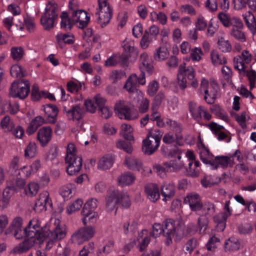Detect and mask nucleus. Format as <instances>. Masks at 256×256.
Listing matches in <instances>:
<instances>
[{
	"label": "nucleus",
	"mask_w": 256,
	"mask_h": 256,
	"mask_svg": "<svg viewBox=\"0 0 256 256\" xmlns=\"http://www.w3.org/2000/svg\"><path fill=\"white\" fill-rule=\"evenodd\" d=\"M195 24L196 29L200 31L204 30L207 26V22L201 14L198 16Z\"/></svg>",
	"instance_id": "69168bd1"
},
{
	"label": "nucleus",
	"mask_w": 256,
	"mask_h": 256,
	"mask_svg": "<svg viewBox=\"0 0 256 256\" xmlns=\"http://www.w3.org/2000/svg\"><path fill=\"white\" fill-rule=\"evenodd\" d=\"M218 19L225 27H230V20L232 17L226 13L221 12L218 15Z\"/></svg>",
	"instance_id": "680f3d73"
},
{
	"label": "nucleus",
	"mask_w": 256,
	"mask_h": 256,
	"mask_svg": "<svg viewBox=\"0 0 256 256\" xmlns=\"http://www.w3.org/2000/svg\"><path fill=\"white\" fill-rule=\"evenodd\" d=\"M162 44L156 48L154 53V58L157 62L166 60L170 56L169 44L168 42H162Z\"/></svg>",
	"instance_id": "6ab92c4d"
},
{
	"label": "nucleus",
	"mask_w": 256,
	"mask_h": 256,
	"mask_svg": "<svg viewBox=\"0 0 256 256\" xmlns=\"http://www.w3.org/2000/svg\"><path fill=\"white\" fill-rule=\"evenodd\" d=\"M114 158L112 156H103L98 164V168L106 170L110 168L112 166L114 162Z\"/></svg>",
	"instance_id": "e433bc0d"
},
{
	"label": "nucleus",
	"mask_w": 256,
	"mask_h": 256,
	"mask_svg": "<svg viewBox=\"0 0 256 256\" xmlns=\"http://www.w3.org/2000/svg\"><path fill=\"white\" fill-rule=\"evenodd\" d=\"M30 92V82L26 80H20L14 82L10 88L9 95L13 98L24 100Z\"/></svg>",
	"instance_id": "6e6552de"
},
{
	"label": "nucleus",
	"mask_w": 256,
	"mask_h": 256,
	"mask_svg": "<svg viewBox=\"0 0 256 256\" xmlns=\"http://www.w3.org/2000/svg\"><path fill=\"white\" fill-rule=\"evenodd\" d=\"M58 6L54 1H49L46 4L45 12L40 18V23L45 30H50L54 26L55 20L58 16Z\"/></svg>",
	"instance_id": "20e7f679"
},
{
	"label": "nucleus",
	"mask_w": 256,
	"mask_h": 256,
	"mask_svg": "<svg viewBox=\"0 0 256 256\" xmlns=\"http://www.w3.org/2000/svg\"><path fill=\"white\" fill-rule=\"evenodd\" d=\"M64 112L70 120H80L84 116V110L79 104L72 106L70 109L64 108Z\"/></svg>",
	"instance_id": "2eb2a0df"
},
{
	"label": "nucleus",
	"mask_w": 256,
	"mask_h": 256,
	"mask_svg": "<svg viewBox=\"0 0 256 256\" xmlns=\"http://www.w3.org/2000/svg\"><path fill=\"white\" fill-rule=\"evenodd\" d=\"M184 202L188 204L191 210L200 212L202 208V202L199 194L196 193H190L184 198Z\"/></svg>",
	"instance_id": "4468645a"
},
{
	"label": "nucleus",
	"mask_w": 256,
	"mask_h": 256,
	"mask_svg": "<svg viewBox=\"0 0 256 256\" xmlns=\"http://www.w3.org/2000/svg\"><path fill=\"white\" fill-rule=\"evenodd\" d=\"M14 186H8L2 191V196L6 205L8 203L10 197L14 194Z\"/></svg>",
	"instance_id": "0e129e2a"
},
{
	"label": "nucleus",
	"mask_w": 256,
	"mask_h": 256,
	"mask_svg": "<svg viewBox=\"0 0 256 256\" xmlns=\"http://www.w3.org/2000/svg\"><path fill=\"white\" fill-rule=\"evenodd\" d=\"M184 69L182 66L178 68V72L177 76L178 83L181 89H184L186 87V80L183 74Z\"/></svg>",
	"instance_id": "864d4df0"
},
{
	"label": "nucleus",
	"mask_w": 256,
	"mask_h": 256,
	"mask_svg": "<svg viewBox=\"0 0 256 256\" xmlns=\"http://www.w3.org/2000/svg\"><path fill=\"white\" fill-rule=\"evenodd\" d=\"M73 20L76 24L78 23V27L84 28L86 27L90 21V17L88 16L86 12L83 10H80L78 12H74Z\"/></svg>",
	"instance_id": "a878e982"
},
{
	"label": "nucleus",
	"mask_w": 256,
	"mask_h": 256,
	"mask_svg": "<svg viewBox=\"0 0 256 256\" xmlns=\"http://www.w3.org/2000/svg\"><path fill=\"white\" fill-rule=\"evenodd\" d=\"M200 162L198 161L188 162V166L186 167V174L192 177L197 176L200 173Z\"/></svg>",
	"instance_id": "72a5a7b5"
},
{
	"label": "nucleus",
	"mask_w": 256,
	"mask_h": 256,
	"mask_svg": "<svg viewBox=\"0 0 256 256\" xmlns=\"http://www.w3.org/2000/svg\"><path fill=\"white\" fill-rule=\"evenodd\" d=\"M46 200H47V192H44L39 195V198L35 202L34 210L38 212L44 210V204L46 202Z\"/></svg>",
	"instance_id": "4c0bfd02"
},
{
	"label": "nucleus",
	"mask_w": 256,
	"mask_h": 256,
	"mask_svg": "<svg viewBox=\"0 0 256 256\" xmlns=\"http://www.w3.org/2000/svg\"><path fill=\"white\" fill-rule=\"evenodd\" d=\"M24 233L30 238L36 241V244H42L46 238L48 239L46 246L51 248L54 243L64 238L66 236L65 228L60 226H55L52 230L46 225L40 227L38 220H30L28 226L24 229Z\"/></svg>",
	"instance_id": "f257e3e1"
},
{
	"label": "nucleus",
	"mask_w": 256,
	"mask_h": 256,
	"mask_svg": "<svg viewBox=\"0 0 256 256\" xmlns=\"http://www.w3.org/2000/svg\"><path fill=\"white\" fill-rule=\"evenodd\" d=\"M96 233L95 228L91 226L81 228L72 236L70 242L74 244H81L92 238Z\"/></svg>",
	"instance_id": "9d476101"
},
{
	"label": "nucleus",
	"mask_w": 256,
	"mask_h": 256,
	"mask_svg": "<svg viewBox=\"0 0 256 256\" xmlns=\"http://www.w3.org/2000/svg\"><path fill=\"white\" fill-rule=\"evenodd\" d=\"M83 204V202L81 199H78L73 203L70 204L66 209L68 214H70L78 210H79Z\"/></svg>",
	"instance_id": "4d7b16f0"
},
{
	"label": "nucleus",
	"mask_w": 256,
	"mask_h": 256,
	"mask_svg": "<svg viewBox=\"0 0 256 256\" xmlns=\"http://www.w3.org/2000/svg\"><path fill=\"white\" fill-rule=\"evenodd\" d=\"M212 112L218 118L225 122L229 120V117L226 112L219 106H214L212 108Z\"/></svg>",
	"instance_id": "79ce46f5"
},
{
	"label": "nucleus",
	"mask_w": 256,
	"mask_h": 256,
	"mask_svg": "<svg viewBox=\"0 0 256 256\" xmlns=\"http://www.w3.org/2000/svg\"><path fill=\"white\" fill-rule=\"evenodd\" d=\"M218 48L222 52H228L232 50V46L227 40L221 37L218 40Z\"/></svg>",
	"instance_id": "37998d69"
},
{
	"label": "nucleus",
	"mask_w": 256,
	"mask_h": 256,
	"mask_svg": "<svg viewBox=\"0 0 256 256\" xmlns=\"http://www.w3.org/2000/svg\"><path fill=\"white\" fill-rule=\"evenodd\" d=\"M200 212H201L202 214L210 217L216 212L215 206L211 202H206L202 204V208Z\"/></svg>",
	"instance_id": "58836bf2"
},
{
	"label": "nucleus",
	"mask_w": 256,
	"mask_h": 256,
	"mask_svg": "<svg viewBox=\"0 0 256 256\" xmlns=\"http://www.w3.org/2000/svg\"><path fill=\"white\" fill-rule=\"evenodd\" d=\"M161 135L158 130H150L142 140V150L148 155L154 153L160 146Z\"/></svg>",
	"instance_id": "423d86ee"
},
{
	"label": "nucleus",
	"mask_w": 256,
	"mask_h": 256,
	"mask_svg": "<svg viewBox=\"0 0 256 256\" xmlns=\"http://www.w3.org/2000/svg\"><path fill=\"white\" fill-rule=\"evenodd\" d=\"M233 158L228 156H217L215 157L211 164L210 168L213 170L218 167L225 168L228 167H232L234 164Z\"/></svg>",
	"instance_id": "f3484780"
},
{
	"label": "nucleus",
	"mask_w": 256,
	"mask_h": 256,
	"mask_svg": "<svg viewBox=\"0 0 256 256\" xmlns=\"http://www.w3.org/2000/svg\"><path fill=\"white\" fill-rule=\"evenodd\" d=\"M230 204V200H226L224 205V212L217 214L214 218V222L217 224L216 230L218 232H222L224 230L226 220L232 214V208Z\"/></svg>",
	"instance_id": "9b49d317"
},
{
	"label": "nucleus",
	"mask_w": 256,
	"mask_h": 256,
	"mask_svg": "<svg viewBox=\"0 0 256 256\" xmlns=\"http://www.w3.org/2000/svg\"><path fill=\"white\" fill-rule=\"evenodd\" d=\"M128 196L126 194L117 190L109 192L105 198L106 212H110L114 210H116V205L118 204H120L122 207L127 208L128 207Z\"/></svg>",
	"instance_id": "39448f33"
},
{
	"label": "nucleus",
	"mask_w": 256,
	"mask_h": 256,
	"mask_svg": "<svg viewBox=\"0 0 256 256\" xmlns=\"http://www.w3.org/2000/svg\"><path fill=\"white\" fill-rule=\"evenodd\" d=\"M148 234L146 230H142L139 236L138 240L139 242L138 248L140 252L144 250L148 245L150 242V237Z\"/></svg>",
	"instance_id": "f704fd0d"
},
{
	"label": "nucleus",
	"mask_w": 256,
	"mask_h": 256,
	"mask_svg": "<svg viewBox=\"0 0 256 256\" xmlns=\"http://www.w3.org/2000/svg\"><path fill=\"white\" fill-rule=\"evenodd\" d=\"M123 52L118 56L113 54L106 61L104 65L107 67H114L120 64L122 66L125 67L128 66V42L125 39L122 44Z\"/></svg>",
	"instance_id": "1a4fd4ad"
},
{
	"label": "nucleus",
	"mask_w": 256,
	"mask_h": 256,
	"mask_svg": "<svg viewBox=\"0 0 256 256\" xmlns=\"http://www.w3.org/2000/svg\"><path fill=\"white\" fill-rule=\"evenodd\" d=\"M179 66H182L184 68V72H183V74H184V76H187L189 80H192L194 79L196 72L193 67L188 66L186 68L185 63L181 64Z\"/></svg>",
	"instance_id": "052dcab7"
},
{
	"label": "nucleus",
	"mask_w": 256,
	"mask_h": 256,
	"mask_svg": "<svg viewBox=\"0 0 256 256\" xmlns=\"http://www.w3.org/2000/svg\"><path fill=\"white\" fill-rule=\"evenodd\" d=\"M246 76L248 77L249 82L250 89L252 90L255 86V83L256 82V72L252 69H250L247 70H245Z\"/></svg>",
	"instance_id": "bf43d9fd"
},
{
	"label": "nucleus",
	"mask_w": 256,
	"mask_h": 256,
	"mask_svg": "<svg viewBox=\"0 0 256 256\" xmlns=\"http://www.w3.org/2000/svg\"><path fill=\"white\" fill-rule=\"evenodd\" d=\"M159 88V84L156 80H153L150 82L147 86V94L150 96H154Z\"/></svg>",
	"instance_id": "5fc2aeb1"
},
{
	"label": "nucleus",
	"mask_w": 256,
	"mask_h": 256,
	"mask_svg": "<svg viewBox=\"0 0 256 256\" xmlns=\"http://www.w3.org/2000/svg\"><path fill=\"white\" fill-rule=\"evenodd\" d=\"M140 61L146 70L148 72L152 70L153 66L150 62L149 56L146 52H144L140 54Z\"/></svg>",
	"instance_id": "de8ad7c7"
},
{
	"label": "nucleus",
	"mask_w": 256,
	"mask_h": 256,
	"mask_svg": "<svg viewBox=\"0 0 256 256\" xmlns=\"http://www.w3.org/2000/svg\"><path fill=\"white\" fill-rule=\"evenodd\" d=\"M210 58L211 62L214 66H219L226 63V58L220 54L219 52L216 50H212L210 53Z\"/></svg>",
	"instance_id": "2f4dec72"
},
{
	"label": "nucleus",
	"mask_w": 256,
	"mask_h": 256,
	"mask_svg": "<svg viewBox=\"0 0 256 256\" xmlns=\"http://www.w3.org/2000/svg\"><path fill=\"white\" fill-rule=\"evenodd\" d=\"M252 60V55L248 50H243L241 54L234 58V65L236 69L239 72H245L246 64H249Z\"/></svg>",
	"instance_id": "f8f14e48"
},
{
	"label": "nucleus",
	"mask_w": 256,
	"mask_h": 256,
	"mask_svg": "<svg viewBox=\"0 0 256 256\" xmlns=\"http://www.w3.org/2000/svg\"><path fill=\"white\" fill-rule=\"evenodd\" d=\"M162 232L165 238V244L167 246L172 244V238L175 242H179L186 235L183 228L172 219L166 220L164 222V227L158 223H155L153 225L151 232L153 237H158Z\"/></svg>",
	"instance_id": "f03ea898"
},
{
	"label": "nucleus",
	"mask_w": 256,
	"mask_h": 256,
	"mask_svg": "<svg viewBox=\"0 0 256 256\" xmlns=\"http://www.w3.org/2000/svg\"><path fill=\"white\" fill-rule=\"evenodd\" d=\"M204 53L200 48L195 47L190 52V58L193 62H198L202 60Z\"/></svg>",
	"instance_id": "c03bdc74"
},
{
	"label": "nucleus",
	"mask_w": 256,
	"mask_h": 256,
	"mask_svg": "<svg viewBox=\"0 0 256 256\" xmlns=\"http://www.w3.org/2000/svg\"><path fill=\"white\" fill-rule=\"evenodd\" d=\"M36 244V241L33 239L28 238L22 242L15 246L12 250V253L14 254H22L29 250Z\"/></svg>",
	"instance_id": "b1692460"
},
{
	"label": "nucleus",
	"mask_w": 256,
	"mask_h": 256,
	"mask_svg": "<svg viewBox=\"0 0 256 256\" xmlns=\"http://www.w3.org/2000/svg\"><path fill=\"white\" fill-rule=\"evenodd\" d=\"M153 40V38L144 33L140 40V46L142 49H146L149 47L150 43L152 42Z\"/></svg>",
	"instance_id": "774afa93"
},
{
	"label": "nucleus",
	"mask_w": 256,
	"mask_h": 256,
	"mask_svg": "<svg viewBox=\"0 0 256 256\" xmlns=\"http://www.w3.org/2000/svg\"><path fill=\"white\" fill-rule=\"evenodd\" d=\"M209 216L201 214L198 219V226L200 232H204L206 229L208 223Z\"/></svg>",
	"instance_id": "a18cd8bd"
},
{
	"label": "nucleus",
	"mask_w": 256,
	"mask_h": 256,
	"mask_svg": "<svg viewBox=\"0 0 256 256\" xmlns=\"http://www.w3.org/2000/svg\"><path fill=\"white\" fill-rule=\"evenodd\" d=\"M60 18H61L60 28L66 32L70 31L73 26L76 24L75 21L73 20V16L71 15V18H70L66 12H62Z\"/></svg>",
	"instance_id": "cd10ccee"
},
{
	"label": "nucleus",
	"mask_w": 256,
	"mask_h": 256,
	"mask_svg": "<svg viewBox=\"0 0 256 256\" xmlns=\"http://www.w3.org/2000/svg\"><path fill=\"white\" fill-rule=\"evenodd\" d=\"M22 220L20 217H16L14 218L10 224L8 230L16 239L21 238L24 232L22 230Z\"/></svg>",
	"instance_id": "aec40b11"
},
{
	"label": "nucleus",
	"mask_w": 256,
	"mask_h": 256,
	"mask_svg": "<svg viewBox=\"0 0 256 256\" xmlns=\"http://www.w3.org/2000/svg\"><path fill=\"white\" fill-rule=\"evenodd\" d=\"M46 94V92L42 91L40 92L39 91V87L38 84H34L32 86V93H31V97L32 100L34 101H36L39 100V99L42 96H45V95Z\"/></svg>",
	"instance_id": "49530a36"
},
{
	"label": "nucleus",
	"mask_w": 256,
	"mask_h": 256,
	"mask_svg": "<svg viewBox=\"0 0 256 256\" xmlns=\"http://www.w3.org/2000/svg\"><path fill=\"white\" fill-rule=\"evenodd\" d=\"M98 206V200L94 198H92L90 200H88L84 204V206L82 211V215L88 214L90 212H94L95 210Z\"/></svg>",
	"instance_id": "c9c22d12"
},
{
	"label": "nucleus",
	"mask_w": 256,
	"mask_h": 256,
	"mask_svg": "<svg viewBox=\"0 0 256 256\" xmlns=\"http://www.w3.org/2000/svg\"><path fill=\"white\" fill-rule=\"evenodd\" d=\"M240 247L238 240L234 238H230L225 242V248L228 250H236Z\"/></svg>",
	"instance_id": "a19ab883"
},
{
	"label": "nucleus",
	"mask_w": 256,
	"mask_h": 256,
	"mask_svg": "<svg viewBox=\"0 0 256 256\" xmlns=\"http://www.w3.org/2000/svg\"><path fill=\"white\" fill-rule=\"evenodd\" d=\"M145 192L148 198L155 202L160 198V192L158 186L156 184H150L145 187Z\"/></svg>",
	"instance_id": "5701e85b"
},
{
	"label": "nucleus",
	"mask_w": 256,
	"mask_h": 256,
	"mask_svg": "<svg viewBox=\"0 0 256 256\" xmlns=\"http://www.w3.org/2000/svg\"><path fill=\"white\" fill-rule=\"evenodd\" d=\"M56 38L58 43L60 44V42H64L65 44H72L74 42V36L68 34H58L56 36Z\"/></svg>",
	"instance_id": "09e8293b"
},
{
	"label": "nucleus",
	"mask_w": 256,
	"mask_h": 256,
	"mask_svg": "<svg viewBox=\"0 0 256 256\" xmlns=\"http://www.w3.org/2000/svg\"><path fill=\"white\" fill-rule=\"evenodd\" d=\"M190 110L192 117L196 120H198L202 118L206 120L211 118V115L204 106H196L194 104H190Z\"/></svg>",
	"instance_id": "a211bd4d"
},
{
	"label": "nucleus",
	"mask_w": 256,
	"mask_h": 256,
	"mask_svg": "<svg viewBox=\"0 0 256 256\" xmlns=\"http://www.w3.org/2000/svg\"><path fill=\"white\" fill-rule=\"evenodd\" d=\"M98 15V23L102 28L108 24L112 16V10L110 8V6H102L99 7V11L96 12Z\"/></svg>",
	"instance_id": "dca6fc26"
},
{
	"label": "nucleus",
	"mask_w": 256,
	"mask_h": 256,
	"mask_svg": "<svg viewBox=\"0 0 256 256\" xmlns=\"http://www.w3.org/2000/svg\"><path fill=\"white\" fill-rule=\"evenodd\" d=\"M160 32L158 27L153 24L151 26L148 30L145 31V34L153 39L156 40L158 35Z\"/></svg>",
	"instance_id": "338daca9"
},
{
	"label": "nucleus",
	"mask_w": 256,
	"mask_h": 256,
	"mask_svg": "<svg viewBox=\"0 0 256 256\" xmlns=\"http://www.w3.org/2000/svg\"><path fill=\"white\" fill-rule=\"evenodd\" d=\"M241 29L233 28L231 30L230 34L232 36L237 40L242 42H244L246 41V36L244 32L240 30Z\"/></svg>",
	"instance_id": "13d9d810"
},
{
	"label": "nucleus",
	"mask_w": 256,
	"mask_h": 256,
	"mask_svg": "<svg viewBox=\"0 0 256 256\" xmlns=\"http://www.w3.org/2000/svg\"><path fill=\"white\" fill-rule=\"evenodd\" d=\"M182 138V136L177 134L174 136L172 132H169L164 134L162 138V141L165 144H170L174 142L176 140L181 139Z\"/></svg>",
	"instance_id": "e2e57ef3"
},
{
	"label": "nucleus",
	"mask_w": 256,
	"mask_h": 256,
	"mask_svg": "<svg viewBox=\"0 0 256 256\" xmlns=\"http://www.w3.org/2000/svg\"><path fill=\"white\" fill-rule=\"evenodd\" d=\"M166 127L168 128L175 131L176 133L180 132L182 130V126L180 124L174 120L166 118Z\"/></svg>",
	"instance_id": "6e6d98bb"
},
{
	"label": "nucleus",
	"mask_w": 256,
	"mask_h": 256,
	"mask_svg": "<svg viewBox=\"0 0 256 256\" xmlns=\"http://www.w3.org/2000/svg\"><path fill=\"white\" fill-rule=\"evenodd\" d=\"M37 153L36 146L34 142H30L24 150L26 158H34Z\"/></svg>",
	"instance_id": "603ef678"
},
{
	"label": "nucleus",
	"mask_w": 256,
	"mask_h": 256,
	"mask_svg": "<svg viewBox=\"0 0 256 256\" xmlns=\"http://www.w3.org/2000/svg\"><path fill=\"white\" fill-rule=\"evenodd\" d=\"M65 162L66 164V172L68 175L72 176L76 174L81 170L82 163V159L81 156L65 157Z\"/></svg>",
	"instance_id": "ddd939ff"
},
{
	"label": "nucleus",
	"mask_w": 256,
	"mask_h": 256,
	"mask_svg": "<svg viewBox=\"0 0 256 256\" xmlns=\"http://www.w3.org/2000/svg\"><path fill=\"white\" fill-rule=\"evenodd\" d=\"M168 172H178L185 168V164L181 158L172 160L166 162Z\"/></svg>",
	"instance_id": "c756f323"
},
{
	"label": "nucleus",
	"mask_w": 256,
	"mask_h": 256,
	"mask_svg": "<svg viewBox=\"0 0 256 256\" xmlns=\"http://www.w3.org/2000/svg\"><path fill=\"white\" fill-rule=\"evenodd\" d=\"M245 22L253 35L256 34V21L254 14L250 12H246L242 14Z\"/></svg>",
	"instance_id": "7c9ffc66"
},
{
	"label": "nucleus",
	"mask_w": 256,
	"mask_h": 256,
	"mask_svg": "<svg viewBox=\"0 0 256 256\" xmlns=\"http://www.w3.org/2000/svg\"><path fill=\"white\" fill-rule=\"evenodd\" d=\"M39 190V186L37 183L32 182L30 183L24 188V193L28 196H32L36 195Z\"/></svg>",
	"instance_id": "3c124183"
},
{
	"label": "nucleus",
	"mask_w": 256,
	"mask_h": 256,
	"mask_svg": "<svg viewBox=\"0 0 256 256\" xmlns=\"http://www.w3.org/2000/svg\"><path fill=\"white\" fill-rule=\"evenodd\" d=\"M198 146L200 151V157L202 162L206 164H211L214 158L210 152L208 148L200 140L198 142Z\"/></svg>",
	"instance_id": "4be33fe9"
},
{
	"label": "nucleus",
	"mask_w": 256,
	"mask_h": 256,
	"mask_svg": "<svg viewBox=\"0 0 256 256\" xmlns=\"http://www.w3.org/2000/svg\"><path fill=\"white\" fill-rule=\"evenodd\" d=\"M52 132V129L50 126H44L38 130L37 138L42 146L47 145L50 140Z\"/></svg>",
	"instance_id": "412c9836"
},
{
	"label": "nucleus",
	"mask_w": 256,
	"mask_h": 256,
	"mask_svg": "<svg viewBox=\"0 0 256 256\" xmlns=\"http://www.w3.org/2000/svg\"><path fill=\"white\" fill-rule=\"evenodd\" d=\"M150 16L154 22H157L162 25H166L167 24L168 16L162 12L152 11L150 13Z\"/></svg>",
	"instance_id": "473e14b6"
},
{
	"label": "nucleus",
	"mask_w": 256,
	"mask_h": 256,
	"mask_svg": "<svg viewBox=\"0 0 256 256\" xmlns=\"http://www.w3.org/2000/svg\"><path fill=\"white\" fill-rule=\"evenodd\" d=\"M146 84V76L144 72H142L139 76L136 74H132L129 76V98L131 99L132 104H136L142 100L140 110L145 112L149 108L150 102L148 98H143L142 92L138 90L139 85H144Z\"/></svg>",
	"instance_id": "7ed1b4c3"
},
{
	"label": "nucleus",
	"mask_w": 256,
	"mask_h": 256,
	"mask_svg": "<svg viewBox=\"0 0 256 256\" xmlns=\"http://www.w3.org/2000/svg\"><path fill=\"white\" fill-rule=\"evenodd\" d=\"M10 54L12 58L14 60L19 61L23 58L24 50L22 47L14 46L11 48Z\"/></svg>",
	"instance_id": "ea45409f"
},
{
	"label": "nucleus",
	"mask_w": 256,
	"mask_h": 256,
	"mask_svg": "<svg viewBox=\"0 0 256 256\" xmlns=\"http://www.w3.org/2000/svg\"><path fill=\"white\" fill-rule=\"evenodd\" d=\"M44 110L48 116L46 120V122L51 124L55 123L56 122V116L58 112V110L57 106L54 104H47L45 106Z\"/></svg>",
	"instance_id": "c85d7f7f"
},
{
	"label": "nucleus",
	"mask_w": 256,
	"mask_h": 256,
	"mask_svg": "<svg viewBox=\"0 0 256 256\" xmlns=\"http://www.w3.org/2000/svg\"><path fill=\"white\" fill-rule=\"evenodd\" d=\"M218 86L215 82H209L205 78H202L200 90L204 94V100L208 104L214 102L218 91Z\"/></svg>",
	"instance_id": "0eeeda50"
},
{
	"label": "nucleus",
	"mask_w": 256,
	"mask_h": 256,
	"mask_svg": "<svg viewBox=\"0 0 256 256\" xmlns=\"http://www.w3.org/2000/svg\"><path fill=\"white\" fill-rule=\"evenodd\" d=\"M10 74L12 76L21 78L26 76V71L20 66L15 64L11 67Z\"/></svg>",
	"instance_id": "8fccbe9b"
},
{
	"label": "nucleus",
	"mask_w": 256,
	"mask_h": 256,
	"mask_svg": "<svg viewBox=\"0 0 256 256\" xmlns=\"http://www.w3.org/2000/svg\"><path fill=\"white\" fill-rule=\"evenodd\" d=\"M160 192L163 198L162 200L166 202L170 200L174 196V186L170 183H164L160 188Z\"/></svg>",
	"instance_id": "393cba45"
},
{
	"label": "nucleus",
	"mask_w": 256,
	"mask_h": 256,
	"mask_svg": "<svg viewBox=\"0 0 256 256\" xmlns=\"http://www.w3.org/2000/svg\"><path fill=\"white\" fill-rule=\"evenodd\" d=\"M114 109L120 118L128 120V106L126 101L120 100L115 104Z\"/></svg>",
	"instance_id": "bb28decb"
}]
</instances>
